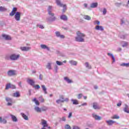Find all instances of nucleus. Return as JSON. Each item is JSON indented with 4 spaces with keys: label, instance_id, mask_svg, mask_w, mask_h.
Segmentation results:
<instances>
[{
    "label": "nucleus",
    "instance_id": "64",
    "mask_svg": "<svg viewBox=\"0 0 129 129\" xmlns=\"http://www.w3.org/2000/svg\"><path fill=\"white\" fill-rule=\"evenodd\" d=\"M32 73H33V74L36 73V71H32Z\"/></svg>",
    "mask_w": 129,
    "mask_h": 129
},
{
    "label": "nucleus",
    "instance_id": "34",
    "mask_svg": "<svg viewBox=\"0 0 129 129\" xmlns=\"http://www.w3.org/2000/svg\"><path fill=\"white\" fill-rule=\"evenodd\" d=\"M33 87L35 89H40L41 88V87L39 85H34Z\"/></svg>",
    "mask_w": 129,
    "mask_h": 129
},
{
    "label": "nucleus",
    "instance_id": "42",
    "mask_svg": "<svg viewBox=\"0 0 129 129\" xmlns=\"http://www.w3.org/2000/svg\"><path fill=\"white\" fill-rule=\"evenodd\" d=\"M46 68H47V69H49V70L52 69V68L51 67V63H48L46 66Z\"/></svg>",
    "mask_w": 129,
    "mask_h": 129
},
{
    "label": "nucleus",
    "instance_id": "8",
    "mask_svg": "<svg viewBox=\"0 0 129 129\" xmlns=\"http://www.w3.org/2000/svg\"><path fill=\"white\" fill-rule=\"evenodd\" d=\"M55 34L56 37H59L61 39H64V38H65V36L63 35H61L59 31L55 32Z\"/></svg>",
    "mask_w": 129,
    "mask_h": 129
},
{
    "label": "nucleus",
    "instance_id": "60",
    "mask_svg": "<svg viewBox=\"0 0 129 129\" xmlns=\"http://www.w3.org/2000/svg\"><path fill=\"white\" fill-rule=\"evenodd\" d=\"M120 51H121V48H119L117 49V51H118V52H120Z\"/></svg>",
    "mask_w": 129,
    "mask_h": 129
},
{
    "label": "nucleus",
    "instance_id": "51",
    "mask_svg": "<svg viewBox=\"0 0 129 129\" xmlns=\"http://www.w3.org/2000/svg\"><path fill=\"white\" fill-rule=\"evenodd\" d=\"M62 121H66V118L65 117H62Z\"/></svg>",
    "mask_w": 129,
    "mask_h": 129
},
{
    "label": "nucleus",
    "instance_id": "41",
    "mask_svg": "<svg viewBox=\"0 0 129 129\" xmlns=\"http://www.w3.org/2000/svg\"><path fill=\"white\" fill-rule=\"evenodd\" d=\"M65 129H71V126L69 124H66L64 126Z\"/></svg>",
    "mask_w": 129,
    "mask_h": 129
},
{
    "label": "nucleus",
    "instance_id": "3",
    "mask_svg": "<svg viewBox=\"0 0 129 129\" xmlns=\"http://www.w3.org/2000/svg\"><path fill=\"white\" fill-rule=\"evenodd\" d=\"M56 3L57 6H59V7H61L63 8V9L62 10V13H65V12H66V10H67V6H66V5H63L61 4V2H60V0H56Z\"/></svg>",
    "mask_w": 129,
    "mask_h": 129
},
{
    "label": "nucleus",
    "instance_id": "27",
    "mask_svg": "<svg viewBox=\"0 0 129 129\" xmlns=\"http://www.w3.org/2000/svg\"><path fill=\"white\" fill-rule=\"evenodd\" d=\"M95 29L97 30L103 31V27L102 26H96Z\"/></svg>",
    "mask_w": 129,
    "mask_h": 129
},
{
    "label": "nucleus",
    "instance_id": "22",
    "mask_svg": "<svg viewBox=\"0 0 129 129\" xmlns=\"http://www.w3.org/2000/svg\"><path fill=\"white\" fill-rule=\"evenodd\" d=\"M21 115H22V117L25 119V120H28V119H29V117H28V116H27V115H26L25 113H21Z\"/></svg>",
    "mask_w": 129,
    "mask_h": 129
},
{
    "label": "nucleus",
    "instance_id": "31",
    "mask_svg": "<svg viewBox=\"0 0 129 129\" xmlns=\"http://www.w3.org/2000/svg\"><path fill=\"white\" fill-rule=\"evenodd\" d=\"M108 56H111L112 57V59L113 60V62H115V58H114V55L111 53H108Z\"/></svg>",
    "mask_w": 129,
    "mask_h": 129
},
{
    "label": "nucleus",
    "instance_id": "39",
    "mask_svg": "<svg viewBox=\"0 0 129 129\" xmlns=\"http://www.w3.org/2000/svg\"><path fill=\"white\" fill-rule=\"evenodd\" d=\"M56 64H57L59 66H61V65H63V62L57 60L56 61Z\"/></svg>",
    "mask_w": 129,
    "mask_h": 129
},
{
    "label": "nucleus",
    "instance_id": "61",
    "mask_svg": "<svg viewBox=\"0 0 129 129\" xmlns=\"http://www.w3.org/2000/svg\"><path fill=\"white\" fill-rule=\"evenodd\" d=\"M121 24H124V21L123 20H121Z\"/></svg>",
    "mask_w": 129,
    "mask_h": 129
},
{
    "label": "nucleus",
    "instance_id": "55",
    "mask_svg": "<svg viewBox=\"0 0 129 129\" xmlns=\"http://www.w3.org/2000/svg\"><path fill=\"white\" fill-rule=\"evenodd\" d=\"M81 106H84L85 105H87V103H84L83 104H82Z\"/></svg>",
    "mask_w": 129,
    "mask_h": 129
},
{
    "label": "nucleus",
    "instance_id": "46",
    "mask_svg": "<svg viewBox=\"0 0 129 129\" xmlns=\"http://www.w3.org/2000/svg\"><path fill=\"white\" fill-rule=\"evenodd\" d=\"M73 129H80V127L77 125H74L73 126Z\"/></svg>",
    "mask_w": 129,
    "mask_h": 129
},
{
    "label": "nucleus",
    "instance_id": "50",
    "mask_svg": "<svg viewBox=\"0 0 129 129\" xmlns=\"http://www.w3.org/2000/svg\"><path fill=\"white\" fill-rule=\"evenodd\" d=\"M37 27H39L40 29H44V26L43 25H37Z\"/></svg>",
    "mask_w": 129,
    "mask_h": 129
},
{
    "label": "nucleus",
    "instance_id": "9",
    "mask_svg": "<svg viewBox=\"0 0 129 129\" xmlns=\"http://www.w3.org/2000/svg\"><path fill=\"white\" fill-rule=\"evenodd\" d=\"M41 124L43 125V127H47L48 123H47V121L44 119L41 120Z\"/></svg>",
    "mask_w": 129,
    "mask_h": 129
},
{
    "label": "nucleus",
    "instance_id": "15",
    "mask_svg": "<svg viewBox=\"0 0 129 129\" xmlns=\"http://www.w3.org/2000/svg\"><path fill=\"white\" fill-rule=\"evenodd\" d=\"M41 49H46L47 51H50V48L45 44H41L40 45Z\"/></svg>",
    "mask_w": 129,
    "mask_h": 129
},
{
    "label": "nucleus",
    "instance_id": "24",
    "mask_svg": "<svg viewBox=\"0 0 129 129\" xmlns=\"http://www.w3.org/2000/svg\"><path fill=\"white\" fill-rule=\"evenodd\" d=\"M71 101H72L73 104H75V105L79 104V102H78V100L76 99H72Z\"/></svg>",
    "mask_w": 129,
    "mask_h": 129
},
{
    "label": "nucleus",
    "instance_id": "17",
    "mask_svg": "<svg viewBox=\"0 0 129 129\" xmlns=\"http://www.w3.org/2000/svg\"><path fill=\"white\" fill-rule=\"evenodd\" d=\"M7 119L6 118H3L2 117H0V123H4L6 124L7 123Z\"/></svg>",
    "mask_w": 129,
    "mask_h": 129
},
{
    "label": "nucleus",
    "instance_id": "52",
    "mask_svg": "<svg viewBox=\"0 0 129 129\" xmlns=\"http://www.w3.org/2000/svg\"><path fill=\"white\" fill-rule=\"evenodd\" d=\"M51 10H52V6H49L48 9V12H49V11H51Z\"/></svg>",
    "mask_w": 129,
    "mask_h": 129
},
{
    "label": "nucleus",
    "instance_id": "54",
    "mask_svg": "<svg viewBox=\"0 0 129 129\" xmlns=\"http://www.w3.org/2000/svg\"><path fill=\"white\" fill-rule=\"evenodd\" d=\"M39 78H40V80H42L43 79V75H40Z\"/></svg>",
    "mask_w": 129,
    "mask_h": 129
},
{
    "label": "nucleus",
    "instance_id": "40",
    "mask_svg": "<svg viewBox=\"0 0 129 129\" xmlns=\"http://www.w3.org/2000/svg\"><path fill=\"white\" fill-rule=\"evenodd\" d=\"M39 100L40 101V102H45V99L43 98V97H39Z\"/></svg>",
    "mask_w": 129,
    "mask_h": 129
},
{
    "label": "nucleus",
    "instance_id": "29",
    "mask_svg": "<svg viewBox=\"0 0 129 129\" xmlns=\"http://www.w3.org/2000/svg\"><path fill=\"white\" fill-rule=\"evenodd\" d=\"M40 109L41 111H46V110H48V107H47L46 106H43V107L40 108Z\"/></svg>",
    "mask_w": 129,
    "mask_h": 129
},
{
    "label": "nucleus",
    "instance_id": "53",
    "mask_svg": "<svg viewBox=\"0 0 129 129\" xmlns=\"http://www.w3.org/2000/svg\"><path fill=\"white\" fill-rule=\"evenodd\" d=\"M121 105V102H120L117 104V106H120Z\"/></svg>",
    "mask_w": 129,
    "mask_h": 129
},
{
    "label": "nucleus",
    "instance_id": "6",
    "mask_svg": "<svg viewBox=\"0 0 129 129\" xmlns=\"http://www.w3.org/2000/svg\"><path fill=\"white\" fill-rule=\"evenodd\" d=\"M10 58L11 60H18L19 58H20V54L16 55V54H12L10 56Z\"/></svg>",
    "mask_w": 129,
    "mask_h": 129
},
{
    "label": "nucleus",
    "instance_id": "12",
    "mask_svg": "<svg viewBox=\"0 0 129 129\" xmlns=\"http://www.w3.org/2000/svg\"><path fill=\"white\" fill-rule=\"evenodd\" d=\"M2 37L7 40H12V37H11V36L8 35L2 34Z\"/></svg>",
    "mask_w": 129,
    "mask_h": 129
},
{
    "label": "nucleus",
    "instance_id": "37",
    "mask_svg": "<svg viewBox=\"0 0 129 129\" xmlns=\"http://www.w3.org/2000/svg\"><path fill=\"white\" fill-rule=\"evenodd\" d=\"M122 43H123V44L122 45V47H126V46L128 45V43L125 41H123Z\"/></svg>",
    "mask_w": 129,
    "mask_h": 129
},
{
    "label": "nucleus",
    "instance_id": "43",
    "mask_svg": "<svg viewBox=\"0 0 129 129\" xmlns=\"http://www.w3.org/2000/svg\"><path fill=\"white\" fill-rule=\"evenodd\" d=\"M121 66H124L125 67H129V63H122Z\"/></svg>",
    "mask_w": 129,
    "mask_h": 129
},
{
    "label": "nucleus",
    "instance_id": "28",
    "mask_svg": "<svg viewBox=\"0 0 129 129\" xmlns=\"http://www.w3.org/2000/svg\"><path fill=\"white\" fill-rule=\"evenodd\" d=\"M84 19H85V20H87V21H90L91 20V18L88 15H85L84 16Z\"/></svg>",
    "mask_w": 129,
    "mask_h": 129
},
{
    "label": "nucleus",
    "instance_id": "44",
    "mask_svg": "<svg viewBox=\"0 0 129 129\" xmlns=\"http://www.w3.org/2000/svg\"><path fill=\"white\" fill-rule=\"evenodd\" d=\"M6 100L8 102H12L13 101L12 100L11 98H6Z\"/></svg>",
    "mask_w": 129,
    "mask_h": 129
},
{
    "label": "nucleus",
    "instance_id": "63",
    "mask_svg": "<svg viewBox=\"0 0 129 129\" xmlns=\"http://www.w3.org/2000/svg\"><path fill=\"white\" fill-rule=\"evenodd\" d=\"M84 99H87V96H84Z\"/></svg>",
    "mask_w": 129,
    "mask_h": 129
},
{
    "label": "nucleus",
    "instance_id": "33",
    "mask_svg": "<svg viewBox=\"0 0 129 129\" xmlns=\"http://www.w3.org/2000/svg\"><path fill=\"white\" fill-rule=\"evenodd\" d=\"M111 118H112V119H118V118H119V116L117 115H114Z\"/></svg>",
    "mask_w": 129,
    "mask_h": 129
},
{
    "label": "nucleus",
    "instance_id": "5",
    "mask_svg": "<svg viewBox=\"0 0 129 129\" xmlns=\"http://www.w3.org/2000/svg\"><path fill=\"white\" fill-rule=\"evenodd\" d=\"M10 88H12V89H16V86L12 85L11 83L7 84L6 86L5 89L8 90V89H10Z\"/></svg>",
    "mask_w": 129,
    "mask_h": 129
},
{
    "label": "nucleus",
    "instance_id": "19",
    "mask_svg": "<svg viewBox=\"0 0 129 129\" xmlns=\"http://www.w3.org/2000/svg\"><path fill=\"white\" fill-rule=\"evenodd\" d=\"M60 19L63 20V21H67L68 20V18L66 15H61L60 17Z\"/></svg>",
    "mask_w": 129,
    "mask_h": 129
},
{
    "label": "nucleus",
    "instance_id": "10",
    "mask_svg": "<svg viewBox=\"0 0 129 129\" xmlns=\"http://www.w3.org/2000/svg\"><path fill=\"white\" fill-rule=\"evenodd\" d=\"M93 117L95 119V120H101V117L95 114H92Z\"/></svg>",
    "mask_w": 129,
    "mask_h": 129
},
{
    "label": "nucleus",
    "instance_id": "23",
    "mask_svg": "<svg viewBox=\"0 0 129 129\" xmlns=\"http://www.w3.org/2000/svg\"><path fill=\"white\" fill-rule=\"evenodd\" d=\"M13 96L14 97H20L21 95L20 94V92H16V93H13Z\"/></svg>",
    "mask_w": 129,
    "mask_h": 129
},
{
    "label": "nucleus",
    "instance_id": "48",
    "mask_svg": "<svg viewBox=\"0 0 129 129\" xmlns=\"http://www.w3.org/2000/svg\"><path fill=\"white\" fill-rule=\"evenodd\" d=\"M107 12V11H106V9L104 8V9H103V15H106Z\"/></svg>",
    "mask_w": 129,
    "mask_h": 129
},
{
    "label": "nucleus",
    "instance_id": "16",
    "mask_svg": "<svg viewBox=\"0 0 129 129\" xmlns=\"http://www.w3.org/2000/svg\"><path fill=\"white\" fill-rule=\"evenodd\" d=\"M123 111L126 113H129V108L127 105H125V107L123 108Z\"/></svg>",
    "mask_w": 129,
    "mask_h": 129
},
{
    "label": "nucleus",
    "instance_id": "18",
    "mask_svg": "<svg viewBox=\"0 0 129 129\" xmlns=\"http://www.w3.org/2000/svg\"><path fill=\"white\" fill-rule=\"evenodd\" d=\"M106 122L108 124V125H112V124H113L115 121L112 120H109L106 121Z\"/></svg>",
    "mask_w": 129,
    "mask_h": 129
},
{
    "label": "nucleus",
    "instance_id": "21",
    "mask_svg": "<svg viewBox=\"0 0 129 129\" xmlns=\"http://www.w3.org/2000/svg\"><path fill=\"white\" fill-rule=\"evenodd\" d=\"M34 109L36 112H39L41 113L42 112V110H41V108L38 107V106H35L34 107Z\"/></svg>",
    "mask_w": 129,
    "mask_h": 129
},
{
    "label": "nucleus",
    "instance_id": "62",
    "mask_svg": "<svg viewBox=\"0 0 129 129\" xmlns=\"http://www.w3.org/2000/svg\"><path fill=\"white\" fill-rule=\"evenodd\" d=\"M84 6L85 8H87V4H84Z\"/></svg>",
    "mask_w": 129,
    "mask_h": 129
},
{
    "label": "nucleus",
    "instance_id": "13",
    "mask_svg": "<svg viewBox=\"0 0 129 129\" xmlns=\"http://www.w3.org/2000/svg\"><path fill=\"white\" fill-rule=\"evenodd\" d=\"M30 49H31V47H26V46L20 47L21 50L24 51H29Z\"/></svg>",
    "mask_w": 129,
    "mask_h": 129
},
{
    "label": "nucleus",
    "instance_id": "32",
    "mask_svg": "<svg viewBox=\"0 0 129 129\" xmlns=\"http://www.w3.org/2000/svg\"><path fill=\"white\" fill-rule=\"evenodd\" d=\"M70 63H71V64H72V65H74L75 66H76V65H77V61H75L74 60H70Z\"/></svg>",
    "mask_w": 129,
    "mask_h": 129
},
{
    "label": "nucleus",
    "instance_id": "2",
    "mask_svg": "<svg viewBox=\"0 0 129 129\" xmlns=\"http://www.w3.org/2000/svg\"><path fill=\"white\" fill-rule=\"evenodd\" d=\"M77 36L76 37V42H84V37H85V34L81 33L80 31L77 32Z\"/></svg>",
    "mask_w": 129,
    "mask_h": 129
},
{
    "label": "nucleus",
    "instance_id": "36",
    "mask_svg": "<svg viewBox=\"0 0 129 129\" xmlns=\"http://www.w3.org/2000/svg\"><path fill=\"white\" fill-rule=\"evenodd\" d=\"M85 65L87 68H89V69H91V66L89 65V63L88 62H86Z\"/></svg>",
    "mask_w": 129,
    "mask_h": 129
},
{
    "label": "nucleus",
    "instance_id": "38",
    "mask_svg": "<svg viewBox=\"0 0 129 129\" xmlns=\"http://www.w3.org/2000/svg\"><path fill=\"white\" fill-rule=\"evenodd\" d=\"M48 15H49V16H51V17H54V16H55V14L52 13V11H48Z\"/></svg>",
    "mask_w": 129,
    "mask_h": 129
},
{
    "label": "nucleus",
    "instance_id": "14",
    "mask_svg": "<svg viewBox=\"0 0 129 129\" xmlns=\"http://www.w3.org/2000/svg\"><path fill=\"white\" fill-rule=\"evenodd\" d=\"M10 116H11V118L14 122H17L18 121V119L17 118V117L16 116L13 115V114H10Z\"/></svg>",
    "mask_w": 129,
    "mask_h": 129
},
{
    "label": "nucleus",
    "instance_id": "20",
    "mask_svg": "<svg viewBox=\"0 0 129 129\" xmlns=\"http://www.w3.org/2000/svg\"><path fill=\"white\" fill-rule=\"evenodd\" d=\"M97 6H98V4L97 3H94L91 4L90 7L93 9L94 8H97Z\"/></svg>",
    "mask_w": 129,
    "mask_h": 129
},
{
    "label": "nucleus",
    "instance_id": "45",
    "mask_svg": "<svg viewBox=\"0 0 129 129\" xmlns=\"http://www.w3.org/2000/svg\"><path fill=\"white\" fill-rule=\"evenodd\" d=\"M83 96V95L82 94H78V99H81V98H82Z\"/></svg>",
    "mask_w": 129,
    "mask_h": 129
},
{
    "label": "nucleus",
    "instance_id": "58",
    "mask_svg": "<svg viewBox=\"0 0 129 129\" xmlns=\"http://www.w3.org/2000/svg\"><path fill=\"white\" fill-rule=\"evenodd\" d=\"M7 105H8V106H11V105H12V102H8V104H7Z\"/></svg>",
    "mask_w": 129,
    "mask_h": 129
},
{
    "label": "nucleus",
    "instance_id": "49",
    "mask_svg": "<svg viewBox=\"0 0 129 129\" xmlns=\"http://www.w3.org/2000/svg\"><path fill=\"white\" fill-rule=\"evenodd\" d=\"M69 118H71L72 117V112H70L68 116Z\"/></svg>",
    "mask_w": 129,
    "mask_h": 129
},
{
    "label": "nucleus",
    "instance_id": "57",
    "mask_svg": "<svg viewBox=\"0 0 129 129\" xmlns=\"http://www.w3.org/2000/svg\"><path fill=\"white\" fill-rule=\"evenodd\" d=\"M96 23L97 25H100V22H99V21H96Z\"/></svg>",
    "mask_w": 129,
    "mask_h": 129
},
{
    "label": "nucleus",
    "instance_id": "7",
    "mask_svg": "<svg viewBox=\"0 0 129 129\" xmlns=\"http://www.w3.org/2000/svg\"><path fill=\"white\" fill-rule=\"evenodd\" d=\"M27 83L31 85V86H34L35 85V81L32 79H28L27 80Z\"/></svg>",
    "mask_w": 129,
    "mask_h": 129
},
{
    "label": "nucleus",
    "instance_id": "25",
    "mask_svg": "<svg viewBox=\"0 0 129 129\" xmlns=\"http://www.w3.org/2000/svg\"><path fill=\"white\" fill-rule=\"evenodd\" d=\"M64 80L68 82V83H72V80L69 79V78L66 77L64 78Z\"/></svg>",
    "mask_w": 129,
    "mask_h": 129
},
{
    "label": "nucleus",
    "instance_id": "1",
    "mask_svg": "<svg viewBox=\"0 0 129 129\" xmlns=\"http://www.w3.org/2000/svg\"><path fill=\"white\" fill-rule=\"evenodd\" d=\"M17 11H18V9L17 8H13L12 11L10 13L9 15L11 17H13V16H15V19L16 21H21V12H17L16 13Z\"/></svg>",
    "mask_w": 129,
    "mask_h": 129
},
{
    "label": "nucleus",
    "instance_id": "4",
    "mask_svg": "<svg viewBox=\"0 0 129 129\" xmlns=\"http://www.w3.org/2000/svg\"><path fill=\"white\" fill-rule=\"evenodd\" d=\"M8 76H15L17 75V72L15 70H10L7 72Z\"/></svg>",
    "mask_w": 129,
    "mask_h": 129
},
{
    "label": "nucleus",
    "instance_id": "35",
    "mask_svg": "<svg viewBox=\"0 0 129 129\" xmlns=\"http://www.w3.org/2000/svg\"><path fill=\"white\" fill-rule=\"evenodd\" d=\"M7 11V9H6L5 7H0V12H5Z\"/></svg>",
    "mask_w": 129,
    "mask_h": 129
},
{
    "label": "nucleus",
    "instance_id": "47",
    "mask_svg": "<svg viewBox=\"0 0 129 129\" xmlns=\"http://www.w3.org/2000/svg\"><path fill=\"white\" fill-rule=\"evenodd\" d=\"M60 102H64V100H61L60 99H58V100H56V103H60Z\"/></svg>",
    "mask_w": 129,
    "mask_h": 129
},
{
    "label": "nucleus",
    "instance_id": "56",
    "mask_svg": "<svg viewBox=\"0 0 129 129\" xmlns=\"http://www.w3.org/2000/svg\"><path fill=\"white\" fill-rule=\"evenodd\" d=\"M55 20H56V17H53L52 19H51V21H55Z\"/></svg>",
    "mask_w": 129,
    "mask_h": 129
},
{
    "label": "nucleus",
    "instance_id": "59",
    "mask_svg": "<svg viewBox=\"0 0 129 129\" xmlns=\"http://www.w3.org/2000/svg\"><path fill=\"white\" fill-rule=\"evenodd\" d=\"M19 86H20V87H22V82H20L19 83Z\"/></svg>",
    "mask_w": 129,
    "mask_h": 129
},
{
    "label": "nucleus",
    "instance_id": "26",
    "mask_svg": "<svg viewBox=\"0 0 129 129\" xmlns=\"http://www.w3.org/2000/svg\"><path fill=\"white\" fill-rule=\"evenodd\" d=\"M32 101H33V102H35L36 105H40V103L39 102V101L37 100V98H34Z\"/></svg>",
    "mask_w": 129,
    "mask_h": 129
},
{
    "label": "nucleus",
    "instance_id": "11",
    "mask_svg": "<svg viewBox=\"0 0 129 129\" xmlns=\"http://www.w3.org/2000/svg\"><path fill=\"white\" fill-rule=\"evenodd\" d=\"M93 107L94 109H100V107L97 103H93Z\"/></svg>",
    "mask_w": 129,
    "mask_h": 129
},
{
    "label": "nucleus",
    "instance_id": "30",
    "mask_svg": "<svg viewBox=\"0 0 129 129\" xmlns=\"http://www.w3.org/2000/svg\"><path fill=\"white\" fill-rule=\"evenodd\" d=\"M41 88H42V90H43L45 94H47V89L46 88V87L44 85H41Z\"/></svg>",
    "mask_w": 129,
    "mask_h": 129
}]
</instances>
